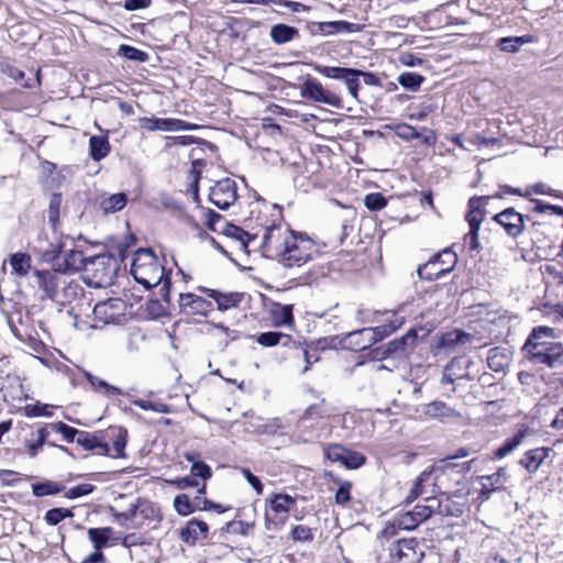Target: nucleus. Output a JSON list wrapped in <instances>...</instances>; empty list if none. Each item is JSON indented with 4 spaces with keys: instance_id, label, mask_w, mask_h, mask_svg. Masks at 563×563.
<instances>
[{
    "instance_id": "1",
    "label": "nucleus",
    "mask_w": 563,
    "mask_h": 563,
    "mask_svg": "<svg viewBox=\"0 0 563 563\" xmlns=\"http://www.w3.org/2000/svg\"><path fill=\"white\" fill-rule=\"evenodd\" d=\"M131 274L139 284L147 289L159 285L163 280L162 290L169 288V279L167 277L164 279V267L150 249H140L134 253Z\"/></svg>"
},
{
    "instance_id": "2",
    "label": "nucleus",
    "mask_w": 563,
    "mask_h": 563,
    "mask_svg": "<svg viewBox=\"0 0 563 563\" xmlns=\"http://www.w3.org/2000/svg\"><path fill=\"white\" fill-rule=\"evenodd\" d=\"M119 264L111 254H99L87 257L84 264V282L93 288H103L111 286L114 282Z\"/></svg>"
},
{
    "instance_id": "3",
    "label": "nucleus",
    "mask_w": 563,
    "mask_h": 563,
    "mask_svg": "<svg viewBox=\"0 0 563 563\" xmlns=\"http://www.w3.org/2000/svg\"><path fill=\"white\" fill-rule=\"evenodd\" d=\"M317 247L312 239L305 233L292 232L278 262L285 267H300L313 258Z\"/></svg>"
},
{
    "instance_id": "4",
    "label": "nucleus",
    "mask_w": 563,
    "mask_h": 563,
    "mask_svg": "<svg viewBox=\"0 0 563 563\" xmlns=\"http://www.w3.org/2000/svg\"><path fill=\"white\" fill-rule=\"evenodd\" d=\"M292 232L282 223L263 227L261 249L265 256L279 260Z\"/></svg>"
},
{
    "instance_id": "5",
    "label": "nucleus",
    "mask_w": 563,
    "mask_h": 563,
    "mask_svg": "<svg viewBox=\"0 0 563 563\" xmlns=\"http://www.w3.org/2000/svg\"><path fill=\"white\" fill-rule=\"evenodd\" d=\"M457 262L456 254L449 249L434 255L424 265L418 268L420 278L433 280L451 272Z\"/></svg>"
},
{
    "instance_id": "6",
    "label": "nucleus",
    "mask_w": 563,
    "mask_h": 563,
    "mask_svg": "<svg viewBox=\"0 0 563 563\" xmlns=\"http://www.w3.org/2000/svg\"><path fill=\"white\" fill-rule=\"evenodd\" d=\"M314 70L330 79L342 80L351 97L358 100L361 70L347 67L314 65Z\"/></svg>"
},
{
    "instance_id": "7",
    "label": "nucleus",
    "mask_w": 563,
    "mask_h": 563,
    "mask_svg": "<svg viewBox=\"0 0 563 563\" xmlns=\"http://www.w3.org/2000/svg\"><path fill=\"white\" fill-rule=\"evenodd\" d=\"M402 323L404 318L393 314L391 319L388 320L386 323L375 328H364L361 330L353 331L349 333L347 339L352 341L353 339H357L358 336H366V342H364V344H357L360 349H366L394 333L397 329H399L402 325Z\"/></svg>"
},
{
    "instance_id": "8",
    "label": "nucleus",
    "mask_w": 563,
    "mask_h": 563,
    "mask_svg": "<svg viewBox=\"0 0 563 563\" xmlns=\"http://www.w3.org/2000/svg\"><path fill=\"white\" fill-rule=\"evenodd\" d=\"M530 358L538 364H544L555 371H563V345L549 342L537 346L536 350H526Z\"/></svg>"
},
{
    "instance_id": "9",
    "label": "nucleus",
    "mask_w": 563,
    "mask_h": 563,
    "mask_svg": "<svg viewBox=\"0 0 563 563\" xmlns=\"http://www.w3.org/2000/svg\"><path fill=\"white\" fill-rule=\"evenodd\" d=\"M300 96L305 99L320 102L330 107L341 109L343 107L342 98L336 93L325 89L321 82L308 78L300 88Z\"/></svg>"
},
{
    "instance_id": "10",
    "label": "nucleus",
    "mask_w": 563,
    "mask_h": 563,
    "mask_svg": "<svg viewBox=\"0 0 563 563\" xmlns=\"http://www.w3.org/2000/svg\"><path fill=\"white\" fill-rule=\"evenodd\" d=\"M324 455L329 461L340 463L346 468H358L366 462L365 455L341 444H331L327 446Z\"/></svg>"
},
{
    "instance_id": "11",
    "label": "nucleus",
    "mask_w": 563,
    "mask_h": 563,
    "mask_svg": "<svg viewBox=\"0 0 563 563\" xmlns=\"http://www.w3.org/2000/svg\"><path fill=\"white\" fill-rule=\"evenodd\" d=\"M236 198V184L230 178L221 179L210 188L209 200L219 209H228Z\"/></svg>"
},
{
    "instance_id": "12",
    "label": "nucleus",
    "mask_w": 563,
    "mask_h": 563,
    "mask_svg": "<svg viewBox=\"0 0 563 563\" xmlns=\"http://www.w3.org/2000/svg\"><path fill=\"white\" fill-rule=\"evenodd\" d=\"M126 310V303L120 298H109L104 301L96 303L93 314L96 319L103 323L120 322Z\"/></svg>"
},
{
    "instance_id": "13",
    "label": "nucleus",
    "mask_w": 563,
    "mask_h": 563,
    "mask_svg": "<svg viewBox=\"0 0 563 563\" xmlns=\"http://www.w3.org/2000/svg\"><path fill=\"white\" fill-rule=\"evenodd\" d=\"M34 276L36 278L37 287L42 289L45 292V296L53 301L67 279V277L57 269H35Z\"/></svg>"
},
{
    "instance_id": "14",
    "label": "nucleus",
    "mask_w": 563,
    "mask_h": 563,
    "mask_svg": "<svg viewBox=\"0 0 563 563\" xmlns=\"http://www.w3.org/2000/svg\"><path fill=\"white\" fill-rule=\"evenodd\" d=\"M295 499L287 494H276L271 499V509L275 514L272 517L268 512L265 515L266 528L271 529V526H283L287 518L290 508L295 505Z\"/></svg>"
},
{
    "instance_id": "15",
    "label": "nucleus",
    "mask_w": 563,
    "mask_h": 563,
    "mask_svg": "<svg viewBox=\"0 0 563 563\" xmlns=\"http://www.w3.org/2000/svg\"><path fill=\"white\" fill-rule=\"evenodd\" d=\"M141 126L147 131H192L196 124L174 118H142Z\"/></svg>"
},
{
    "instance_id": "16",
    "label": "nucleus",
    "mask_w": 563,
    "mask_h": 563,
    "mask_svg": "<svg viewBox=\"0 0 563 563\" xmlns=\"http://www.w3.org/2000/svg\"><path fill=\"white\" fill-rule=\"evenodd\" d=\"M179 309L186 316H207L212 311V302L191 292L180 294Z\"/></svg>"
},
{
    "instance_id": "17",
    "label": "nucleus",
    "mask_w": 563,
    "mask_h": 563,
    "mask_svg": "<svg viewBox=\"0 0 563 563\" xmlns=\"http://www.w3.org/2000/svg\"><path fill=\"white\" fill-rule=\"evenodd\" d=\"M473 362L464 357H454L443 369L441 383L453 385L461 379H473L470 367Z\"/></svg>"
},
{
    "instance_id": "18",
    "label": "nucleus",
    "mask_w": 563,
    "mask_h": 563,
    "mask_svg": "<svg viewBox=\"0 0 563 563\" xmlns=\"http://www.w3.org/2000/svg\"><path fill=\"white\" fill-rule=\"evenodd\" d=\"M493 220L503 227L511 238H517L523 232L525 217L514 208H507L495 214Z\"/></svg>"
},
{
    "instance_id": "19",
    "label": "nucleus",
    "mask_w": 563,
    "mask_h": 563,
    "mask_svg": "<svg viewBox=\"0 0 563 563\" xmlns=\"http://www.w3.org/2000/svg\"><path fill=\"white\" fill-rule=\"evenodd\" d=\"M415 539L398 540L390 549L391 563H415L417 555Z\"/></svg>"
},
{
    "instance_id": "20",
    "label": "nucleus",
    "mask_w": 563,
    "mask_h": 563,
    "mask_svg": "<svg viewBox=\"0 0 563 563\" xmlns=\"http://www.w3.org/2000/svg\"><path fill=\"white\" fill-rule=\"evenodd\" d=\"M76 443L85 450L96 451L100 455H110V446L106 442V437L102 432L89 433L80 431L76 438Z\"/></svg>"
},
{
    "instance_id": "21",
    "label": "nucleus",
    "mask_w": 563,
    "mask_h": 563,
    "mask_svg": "<svg viewBox=\"0 0 563 563\" xmlns=\"http://www.w3.org/2000/svg\"><path fill=\"white\" fill-rule=\"evenodd\" d=\"M492 199L489 196L473 197L468 201V212L466 214V221L470 228L479 230L481 224L485 218V208L488 201Z\"/></svg>"
},
{
    "instance_id": "22",
    "label": "nucleus",
    "mask_w": 563,
    "mask_h": 563,
    "mask_svg": "<svg viewBox=\"0 0 563 563\" xmlns=\"http://www.w3.org/2000/svg\"><path fill=\"white\" fill-rule=\"evenodd\" d=\"M550 452L551 449L543 446L529 450L519 460V464L530 474L536 473L544 460L549 456Z\"/></svg>"
},
{
    "instance_id": "23",
    "label": "nucleus",
    "mask_w": 563,
    "mask_h": 563,
    "mask_svg": "<svg viewBox=\"0 0 563 563\" xmlns=\"http://www.w3.org/2000/svg\"><path fill=\"white\" fill-rule=\"evenodd\" d=\"M208 525L203 521L190 520L180 532V538L188 544H194L200 539L207 538Z\"/></svg>"
},
{
    "instance_id": "24",
    "label": "nucleus",
    "mask_w": 563,
    "mask_h": 563,
    "mask_svg": "<svg viewBox=\"0 0 563 563\" xmlns=\"http://www.w3.org/2000/svg\"><path fill=\"white\" fill-rule=\"evenodd\" d=\"M415 340L416 334L410 331L406 335L390 341L382 352L380 349L374 350V357L386 356L389 354H401L406 351L408 342L412 344Z\"/></svg>"
},
{
    "instance_id": "25",
    "label": "nucleus",
    "mask_w": 563,
    "mask_h": 563,
    "mask_svg": "<svg viewBox=\"0 0 563 563\" xmlns=\"http://www.w3.org/2000/svg\"><path fill=\"white\" fill-rule=\"evenodd\" d=\"M298 35L299 31L296 27L283 23L273 25L269 32L272 41L277 45L291 42Z\"/></svg>"
},
{
    "instance_id": "26",
    "label": "nucleus",
    "mask_w": 563,
    "mask_h": 563,
    "mask_svg": "<svg viewBox=\"0 0 563 563\" xmlns=\"http://www.w3.org/2000/svg\"><path fill=\"white\" fill-rule=\"evenodd\" d=\"M528 435L527 428H521L518 430V432L511 437L510 439H507L496 451L495 456L498 459H503L509 453H511L514 450H516L518 446H520Z\"/></svg>"
},
{
    "instance_id": "27",
    "label": "nucleus",
    "mask_w": 563,
    "mask_h": 563,
    "mask_svg": "<svg viewBox=\"0 0 563 563\" xmlns=\"http://www.w3.org/2000/svg\"><path fill=\"white\" fill-rule=\"evenodd\" d=\"M528 435L527 428H521L518 430V432L511 437L510 439H507L496 451L495 456L498 459H503L509 453H511L514 450H516L518 446H520Z\"/></svg>"
},
{
    "instance_id": "28",
    "label": "nucleus",
    "mask_w": 563,
    "mask_h": 563,
    "mask_svg": "<svg viewBox=\"0 0 563 563\" xmlns=\"http://www.w3.org/2000/svg\"><path fill=\"white\" fill-rule=\"evenodd\" d=\"M222 233L227 238L234 239L240 244V249L244 250L247 247V244L256 238L257 234L251 235L249 232L244 231L242 228L225 223Z\"/></svg>"
},
{
    "instance_id": "29",
    "label": "nucleus",
    "mask_w": 563,
    "mask_h": 563,
    "mask_svg": "<svg viewBox=\"0 0 563 563\" xmlns=\"http://www.w3.org/2000/svg\"><path fill=\"white\" fill-rule=\"evenodd\" d=\"M424 415L431 418H452L459 417V412L453 408L449 407L443 401H432L424 406Z\"/></svg>"
},
{
    "instance_id": "30",
    "label": "nucleus",
    "mask_w": 563,
    "mask_h": 563,
    "mask_svg": "<svg viewBox=\"0 0 563 563\" xmlns=\"http://www.w3.org/2000/svg\"><path fill=\"white\" fill-rule=\"evenodd\" d=\"M271 316L277 325L291 324L294 321L292 305H282L275 302L272 305Z\"/></svg>"
},
{
    "instance_id": "31",
    "label": "nucleus",
    "mask_w": 563,
    "mask_h": 563,
    "mask_svg": "<svg viewBox=\"0 0 563 563\" xmlns=\"http://www.w3.org/2000/svg\"><path fill=\"white\" fill-rule=\"evenodd\" d=\"M109 432L111 434V438L113 439L112 449L113 454H111L112 457H124V449L128 442V431L124 428L117 427V428H110Z\"/></svg>"
},
{
    "instance_id": "32",
    "label": "nucleus",
    "mask_w": 563,
    "mask_h": 563,
    "mask_svg": "<svg viewBox=\"0 0 563 563\" xmlns=\"http://www.w3.org/2000/svg\"><path fill=\"white\" fill-rule=\"evenodd\" d=\"M126 205V196L123 192L102 197L100 201V209L104 213H114L122 210Z\"/></svg>"
},
{
    "instance_id": "33",
    "label": "nucleus",
    "mask_w": 563,
    "mask_h": 563,
    "mask_svg": "<svg viewBox=\"0 0 563 563\" xmlns=\"http://www.w3.org/2000/svg\"><path fill=\"white\" fill-rule=\"evenodd\" d=\"M539 336H544L545 339H553L555 338L554 329L545 325H541L538 328H534L529 335L523 349H533L536 350L537 346H541L542 344L548 343L547 341H539Z\"/></svg>"
},
{
    "instance_id": "34",
    "label": "nucleus",
    "mask_w": 563,
    "mask_h": 563,
    "mask_svg": "<svg viewBox=\"0 0 563 563\" xmlns=\"http://www.w3.org/2000/svg\"><path fill=\"white\" fill-rule=\"evenodd\" d=\"M488 367L494 372H503L509 364V356L505 350L494 347L487 356Z\"/></svg>"
},
{
    "instance_id": "35",
    "label": "nucleus",
    "mask_w": 563,
    "mask_h": 563,
    "mask_svg": "<svg viewBox=\"0 0 563 563\" xmlns=\"http://www.w3.org/2000/svg\"><path fill=\"white\" fill-rule=\"evenodd\" d=\"M113 532L111 527L104 528H90L88 529V538L92 542L96 551H101L108 544V541Z\"/></svg>"
},
{
    "instance_id": "36",
    "label": "nucleus",
    "mask_w": 563,
    "mask_h": 563,
    "mask_svg": "<svg viewBox=\"0 0 563 563\" xmlns=\"http://www.w3.org/2000/svg\"><path fill=\"white\" fill-rule=\"evenodd\" d=\"M81 291L82 289L78 284L66 279L54 301L59 305L70 303L80 295Z\"/></svg>"
},
{
    "instance_id": "37",
    "label": "nucleus",
    "mask_w": 563,
    "mask_h": 563,
    "mask_svg": "<svg viewBox=\"0 0 563 563\" xmlns=\"http://www.w3.org/2000/svg\"><path fill=\"white\" fill-rule=\"evenodd\" d=\"M90 155L95 161H100L110 152V144L106 135L91 136L89 140Z\"/></svg>"
},
{
    "instance_id": "38",
    "label": "nucleus",
    "mask_w": 563,
    "mask_h": 563,
    "mask_svg": "<svg viewBox=\"0 0 563 563\" xmlns=\"http://www.w3.org/2000/svg\"><path fill=\"white\" fill-rule=\"evenodd\" d=\"M10 265L12 273L19 276H25L31 269V256L22 252L14 253L10 257Z\"/></svg>"
},
{
    "instance_id": "39",
    "label": "nucleus",
    "mask_w": 563,
    "mask_h": 563,
    "mask_svg": "<svg viewBox=\"0 0 563 563\" xmlns=\"http://www.w3.org/2000/svg\"><path fill=\"white\" fill-rule=\"evenodd\" d=\"M85 376L95 390L101 391L106 396H109V397L122 395V391L120 388L108 384L106 380H103L97 376H93L90 373H85Z\"/></svg>"
},
{
    "instance_id": "40",
    "label": "nucleus",
    "mask_w": 563,
    "mask_h": 563,
    "mask_svg": "<svg viewBox=\"0 0 563 563\" xmlns=\"http://www.w3.org/2000/svg\"><path fill=\"white\" fill-rule=\"evenodd\" d=\"M47 437V430L45 428H41L37 430L36 433H32L30 439L25 440V446L27 448L31 457H35L37 455L38 451L44 445Z\"/></svg>"
},
{
    "instance_id": "41",
    "label": "nucleus",
    "mask_w": 563,
    "mask_h": 563,
    "mask_svg": "<svg viewBox=\"0 0 563 563\" xmlns=\"http://www.w3.org/2000/svg\"><path fill=\"white\" fill-rule=\"evenodd\" d=\"M434 471V467L431 466L426 468L416 479L409 495L406 497V503L410 504L420 495L423 494V484L428 483L431 479V475Z\"/></svg>"
},
{
    "instance_id": "42",
    "label": "nucleus",
    "mask_w": 563,
    "mask_h": 563,
    "mask_svg": "<svg viewBox=\"0 0 563 563\" xmlns=\"http://www.w3.org/2000/svg\"><path fill=\"white\" fill-rule=\"evenodd\" d=\"M242 2L251 3V4H262V5H268V4H275L277 7L286 8L290 10L291 12H301L306 11L308 8L300 3L295 2L290 0H241Z\"/></svg>"
},
{
    "instance_id": "43",
    "label": "nucleus",
    "mask_w": 563,
    "mask_h": 563,
    "mask_svg": "<svg viewBox=\"0 0 563 563\" xmlns=\"http://www.w3.org/2000/svg\"><path fill=\"white\" fill-rule=\"evenodd\" d=\"M424 81V77L418 73L405 71L398 77V82L408 90L417 91Z\"/></svg>"
},
{
    "instance_id": "44",
    "label": "nucleus",
    "mask_w": 563,
    "mask_h": 563,
    "mask_svg": "<svg viewBox=\"0 0 563 563\" xmlns=\"http://www.w3.org/2000/svg\"><path fill=\"white\" fill-rule=\"evenodd\" d=\"M62 195L60 194H53L49 200L48 210H47V218L48 222L52 225L54 230L57 229L58 221H59V214H60V208H62Z\"/></svg>"
},
{
    "instance_id": "45",
    "label": "nucleus",
    "mask_w": 563,
    "mask_h": 563,
    "mask_svg": "<svg viewBox=\"0 0 563 563\" xmlns=\"http://www.w3.org/2000/svg\"><path fill=\"white\" fill-rule=\"evenodd\" d=\"M482 479L484 488L490 490L499 489L507 481V472L505 468H499L492 475L483 476Z\"/></svg>"
},
{
    "instance_id": "46",
    "label": "nucleus",
    "mask_w": 563,
    "mask_h": 563,
    "mask_svg": "<svg viewBox=\"0 0 563 563\" xmlns=\"http://www.w3.org/2000/svg\"><path fill=\"white\" fill-rule=\"evenodd\" d=\"M529 42H530V40L526 36L503 37L498 42V47L503 52L516 53L519 51V48L523 44L529 43Z\"/></svg>"
},
{
    "instance_id": "47",
    "label": "nucleus",
    "mask_w": 563,
    "mask_h": 563,
    "mask_svg": "<svg viewBox=\"0 0 563 563\" xmlns=\"http://www.w3.org/2000/svg\"><path fill=\"white\" fill-rule=\"evenodd\" d=\"M63 490V487L54 482H43L32 485V493L36 497H44L48 495H56Z\"/></svg>"
},
{
    "instance_id": "48",
    "label": "nucleus",
    "mask_w": 563,
    "mask_h": 563,
    "mask_svg": "<svg viewBox=\"0 0 563 563\" xmlns=\"http://www.w3.org/2000/svg\"><path fill=\"white\" fill-rule=\"evenodd\" d=\"M209 296L216 300L220 310H227L239 302L238 295L235 294H221L217 290H209Z\"/></svg>"
},
{
    "instance_id": "49",
    "label": "nucleus",
    "mask_w": 563,
    "mask_h": 563,
    "mask_svg": "<svg viewBox=\"0 0 563 563\" xmlns=\"http://www.w3.org/2000/svg\"><path fill=\"white\" fill-rule=\"evenodd\" d=\"M427 505H417L413 508V514L418 518V521L423 522L433 514L434 508L439 506L437 498H427Z\"/></svg>"
},
{
    "instance_id": "50",
    "label": "nucleus",
    "mask_w": 563,
    "mask_h": 563,
    "mask_svg": "<svg viewBox=\"0 0 563 563\" xmlns=\"http://www.w3.org/2000/svg\"><path fill=\"white\" fill-rule=\"evenodd\" d=\"M74 516L73 511L67 508H52L45 514V521L51 526H56L65 518H71Z\"/></svg>"
},
{
    "instance_id": "51",
    "label": "nucleus",
    "mask_w": 563,
    "mask_h": 563,
    "mask_svg": "<svg viewBox=\"0 0 563 563\" xmlns=\"http://www.w3.org/2000/svg\"><path fill=\"white\" fill-rule=\"evenodd\" d=\"M119 55L135 62L144 63L147 60L148 55L144 51H141L136 47L130 46V45H121L119 47Z\"/></svg>"
},
{
    "instance_id": "52",
    "label": "nucleus",
    "mask_w": 563,
    "mask_h": 563,
    "mask_svg": "<svg viewBox=\"0 0 563 563\" xmlns=\"http://www.w3.org/2000/svg\"><path fill=\"white\" fill-rule=\"evenodd\" d=\"M87 258L84 257L80 251H70L65 256V268L68 271L84 269V264Z\"/></svg>"
},
{
    "instance_id": "53",
    "label": "nucleus",
    "mask_w": 563,
    "mask_h": 563,
    "mask_svg": "<svg viewBox=\"0 0 563 563\" xmlns=\"http://www.w3.org/2000/svg\"><path fill=\"white\" fill-rule=\"evenodd\" d=\"M282 339L288 341L290 339L289 335L283 334L280 332H264L257 336V343L263 346H274L280 342Z\"/></svg>"
},
{
    "instance_id": "54",
    "label": "nucleus",
    "mask_w": 563,
    "mask_h": 563,
    "mask_svg": "<svg viewBox=\"0 0 563 563\" xmlns=\"http://www.w3.org/2000/svg\"><path fill=\"white\" fill-rule=\"evenodd\" d=\"M132 404L143 410H152L161 413H168L170 411L169 406L163 402H153L148 400L136 399L133 400Z\"/></svg>"
},
{
    "instance_id": "55",
    "label": "nucleus",
    "mask_w": 563,
    "mask_h": 563,
    "mask_svg": "<svg viewBox=\"0 0 563 563\" xmlns=\"http://www.w3.org/2000/svg\"><path fill=\"white\" fill-rule=\"evenodd\" d=\"M174 507L180 516H188L194 512V507L186 494L177 495L174 499Z\"/></svg>"
},
{
    "instance_id": "56",
    "label": "nucleus",
    "mask_w": 563,
    "mask_h": 563,
    "mask_svg": "<svg viewBox=\"0 0 563 563\" xmlns=\"http://www.w3.org/2000/svg\"><path fill=\"white\" fill-rule=\"evenodd\" d=\"M364 205L367 209L377 211L383 209L387 205V201L382 194L373 192L365 196Z\"/></svg>"
},
{
    "instance_id": "57",
    "label": "nucleus",
    "mask_w": 563,
    "mask_h": 563,
    "mask_svg": "<svg viewBox=\"0 0 563 563\" xmlns=\"http://www.w3.org/2000/svg\"><path fill=\"white\" fill-rule=\"evenodd\" d=\"M325 27H329L328 32L330 33H352L357 31V25L354 23L345 22V21H333L327 22L323 24Z\"/></svg>"
},
{
    "instance_id": "58",
    "label": "nucleus",
    "mask_w": 563,
    "mask_h": 563,
    "mask_svg": "<svg viewBox=\"0 0 563 563\" xmlns=\"http://www.w3.org/2000/svg\"><path fill=\"white\" fill-rule=\"evenodd\" d=\"M396 519L398 520V527L401 530H412L421 523L418 521V518L415 516L412 510L400 515Z\"/></svg>"
},
{
    "instance_id": "59",
    "label": "nucleus",
    "mask_w": 563,
    "mask_h": 563,
    "mask_svg": "<svg viewBox=\"0 0 563 563\" xmlns=\"http://www.w3.org/2000/svg\"><path fill=\"white\" fill-rule=\"evenodd\" d=\"M95 489V486L88 483L79 484L77 486L70 487L65 493V497L68 499H76L82 496H86L90 493H92Z\"/></svg>"
},
{
    "instance_id": "60",
    "label": "nucleus",
    "mask_w": 563,
    "mask_h": 563,
    "mask_svg": "<svg viewBox=\"0 0 563 563\" xmlns=\"http://www.w3.org/2000/svg\"><path fill=\"white\" fill-rule=\"evenodd\" d=\"M53 429L60 433L64 439L68 442H73V441H76V438L78 437L79 434V430L73 428V427H69L68 424L66 423H63V422H57L55 424H53Z\"/></svg>"
},
{
    "instance_id": "61",
    "label": "nucleus",
    "mask_w": 563,
    "mask_h": 563,
    "mask_svg": "<svg viewBox=\"0 0 563 563\" xmlns=\"http://www.w3.org/2000/svg\"><path fill=\"white\" fill-rule=\"evenodd\" d=\"M291 538L294 541L308 542L313 539V534L309 527L299 525L291 530Z\"/></svg>"
},
{
    "instance_id": "62",
    "label": "nucleus",
    "mask_w": 563,
    "mask_h": 563,
    "mask_svg": "<svg viewBox=\"0 0 563 563\" xmlns=\"http://www.w3.org/2000/svg\"><path fill=\"white\" fill-rule=\"evenodd\" d=\"M396 133L399 137H401L406 141L417 140V139L421 137L420 133L413 126H411L409 124L398 125L396 128Z\"/></svg>"
},
{
    "instance_id": "63",
    "label": "nucleus",
    "mask_w": 563,
    "mask_h": 563,
    "mask_svg": "<svg viewBox=\"0 0 563 563\" xmlns=\"http://www.w3.org/2000/svg\"><path fill=\"white\" fill-rule=\"evenodd\" d=\"M351 488L352 485L349 482H344L340 485L339 489L335 493V503L338 505H345L351 499Z\"/></svg>"
},
{
    "instance_id": "64",
    "label": "nucleus",
    "mask_w": 563,
    "mask_h": 563,
    "mask_svg": "<svg viewBox=\"0 0 563 563\" xmlns=\"http://www.w3.org/2000/svg\"><path fill=\"white\" fill-rule=\"evenodd\" d=\"M190 473L192 476L208 479L211 477V468L205 462H194Z\"/></svg>"
}]
</instances>
